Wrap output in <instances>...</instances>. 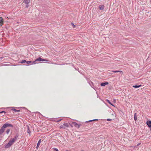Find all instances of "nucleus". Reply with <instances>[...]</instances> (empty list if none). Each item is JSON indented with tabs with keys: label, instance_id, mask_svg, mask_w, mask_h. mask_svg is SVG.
I'll use <instances>...</instances> for the list:
<instances>
[{
	"label": "nucleus",
	"instance_id": "1",
	"mask_svg": "<svg viewBox=\"0 0 151 151\" xmlns=\"http://www.w3.org/2000/svg\"><path fill=\"white\" fill-rule=\"evenodd\" d=\"M48 61V60L47 59H42L41 57H39L36 59L35 60L33 61H27V62L26 63V64H25V65H29L33 64H35L36 63H38V62L39 61Z\"/></svg>",
	"mask_w": 151,
	"mask_h": 151
},
{
	"label": "nucleus",
	"instance_id": "2",
	"mask_svg": "<svg viewBox=\"0 0 151 151\" xmlns=\"http://www.w3.org/2000/svg\"><path fill=\"white\" fill-rule=\"evenodd\" d=\"M15 141L14 139H11L9 142L4 146L5 148H8L10 147L11 145L14 143Z\"/></svg>",
	"mask_w": 151,
	"mask_h": 151
},
{
	"label": "nucleus",
	"instance_id": "3",
	"mask_svg": "<svg viewBox=\"0 0 151 151\" xmlns=\"http://www.w3.org/2000/svg\"><path fill=\"white\" fill-rule=\"evenodd\" d=\"M15 141L14 139H11L9 142L4 146L5 148H8L10 147L11 145L14 143Z\"/></svg>",
	"mask_w": 151,
	"mask_h": 151
},
{
	"label": "nucleus",
	"instance_id": "4",
	"mask_svg": "<svg viewBox=\"0 0 151 151\" xmlns=\"http://www.w3.org/2000/svg\"><path fill=\"white\" fill-rule=\"evenodd\" d=\"M70 123H65L63 125H61L59 127L60 129H65V127H69Z\"/></svg>",
	"mask_w": 151,
	"mask_h": 151
},
{
	"label": "nucleus",
	"instance_id": "5",
	"mask_svg": "<svg viewBox=\"0 0 151 151\" xmlns=\"http://www.w3.org/2000/svg\"><path fill=\"white\" fill-rule=\"evenodd\" d=\"M3 126V127H4L5 128L8 127H13V126L12 124L9 123H5L4 124Z\"/></svg>",
	"mask_w": 151,
	"mask_h": 151
},
{
	"label": "nucleus",
	"instance_id": "6",
	"mask_svg": "<svg viewBox=\"0 0 151 151\" xmlns=\"http://www.w3.org/2000/svg\"><path fill=\"white\" fill-rule=\"evenodd\" d=\"M73 125L75 126V127L79 128H80V127L81 125V124H78L76 122H72Z\"/></svg>",
	"mask_w": 151,
	"mask_h": 151
},
{
	"label": "nucleus",
	"instance_id": "7",
	"mask_svg": "<svg viewBox=\"0 0 151 151\" xmlns=\"http://www.w3.org/2000/svg\"><path fill=\"white\" fill-rule=\"evenodd\" d=\"M5 128L3 127V126L1 127V129H0V134L1 135L4 132L5 130Z\"/></svg>",
	"mask_w": 151,
	"mask_h": 151
},
{
	"label": "nucleus",
	"instance_id": "8",
	"mask_svg": "<svg viewBox=\"0 0 151 151\" xmlns=\"http://www.w3.org/2000/svg\"><path fill=\"white\" fill-rule=\"evenodd\" d=\"M88 81V83H89L90 85L91 86V87L95 89V88H94V86L93 83L91 81Z\"/></svg>",
	"mask_w": 151,
	"mask_h": 151
},
{
	"label": "nucleus",
	"instance_id": "9",
	"mask_svg": "<svg viewBox=\"0 0 151 151\" xmlns=\"http://www.w3.org/2000/svg\"><path fill=\"white\" fill-rule=\"evenodd\" d=\"M146 124L148 127L149 128L151 127V121L150 120H147L146 122Z\"/></svg>",
	"mask_w": 151,
	"mask_h": 151
},
{
	"label": "nucleus",
	"instance_id": "10",
	"mask_svg": "<svg viewBox=\"0 0 151 151\" xmlns=\"http://www.w3.org/2000/svg\"><path fill=\"white\" fill-rule=\"evenodd\" d=\"M109 84V83L108 82H103L101 83V86H104L106 85H107Z\"/></svg>",
	"mask_w": 151,
	"mask_h": 151
},
{
	"label": "nucleus",
	"instance_id": "11",
	"mask_svg": "<svg viewBox=\"0 0 151 151\" xmlns=\"http://www.w3.org/2000/svg\"><path fill=\"white\" fill-rule=\"evenodd\" d=\"M41 139H40L38 141V143H37V145L36 146V148L37 149H38V148L40 146V144L41 143Z\"/></svg>",
	"mask_w": 151,
	"mask_h": 151
},
{
	"label": "nucleus",
	"instance_id": "12",
	"mask_svg": "<svg viewBox=\"0 0 151 151\" xmlns=\"http://www.w3.org/2000/svg\"><path fill=\"white\" fill-rule=\"evenodd\" d=\"M3 23V19L2 17H0V25L1 26Z\"/></svg>",
	"mask_w": 151,
	"mask_h": 151
},
{
	"label": "nucleus",
	"instance_id": "13",
	"mask_svg": "<svg viewBox=\"0 0 151 151\" xmlns=\"http://www.w3.org/2000/svg\"><path fill=\"white\" fill-rule=\"evenodd\" d=\"M19 136V135L18 134V133H17L16 134V135L15 136H14V138L12 139H14L15 141H16L18 137Z\"/></svg>",
	"mask_w": 151,
	"mask_h": 151
},
{
	"label": "nucleus",
	"instance_id": "14",
	"mask_svg": "<svg viewBox=\"0 0 151 151\" xmlns=\"http://www.w3.org/2000/svg\"><path fill=\"white\" fill-rule=\"evenodd\" d=\"M104 5H100L99 6V9L101 10H103L104 9Z\"/></svg>",
	"mask_w": 151,
	"mask_h": 151
},
{
	"label": "nucleus",
	"instance_id": "15",
	"mask_svg": "<svg viewBox=\"0 0 151 151\" xmlns=\"http://www.w3.org/2000/svg\"><path fill=\"white\" fill-rule=\"evenodd\" d=\"M13 108L11 110L12 111H15V112H19L20 111V110H17L15 108H14V107H12Z\"/></svg>",
	"mask_w": 151,
	"mask_h": 151
},
{
	"label": "nucleus",
	"instance_id": "16",
	"mask_svg": "<svg viewBox=\"0 0 151 151\" xmlns=\"http://www.w3.org/2000/svg\"><path fill=\"white\" fill-rule=\"evenodd\" d=\"M106 101L111 105L115 107V106L108 99H106Z\"/></svg>",
	"mask_w": 151,
	"mask_h": 151
},
{
	"label": "nucleus",
	"instance_id": "17",
	"mask_svg": "<svg viewBox=\"0 0 151 151\" xmlns=\"http://www.w3.org/2000/svg\"><path fill=\"white\" fill-rule=\"evenodd\" d=\"M98 120H99L98 119H93V120H91L87 121H86V123H88V122H92L94 121H98Z\"/></svg>",
	"mask_w": 151,
	"mask_h": 151
},
{
	"label": "nucleus",
	"instance_id": "18",
	"mask_svg": "<svg viewBox=\"0 0 151 151\" xmlns=\"http://www.w3.org/2000/svg\"><path fill=\"white\" fill-rule=\"evenodd\" d=\"M141 86H142L141 85H136L133 86V87L134 88H139V87H141Z\"/></svg>",
	"mask_w": 151,
	"mask_h": 151
},
{
	"label": "nucleus",
	"instance_id": "19",
	"mask_svg": "<svg viewBox=\"0 0 151 151\" xmlns=\"http://www.w3.org/2000/svg\"><path fill=\"white\" fill-rule=\"evenodd\" d=\"M137 113H135L134 114V119L135 121H136L137 120Z\"/></svg>",
	"mask_w": 151,
	"mask_h": 151
},
{
	"label": "nucleus",
	"instance_id": "20",
	"mask_svg": "<svg viewBox=\"0 0 151 151\" xmlns=\"http://www.w3.org/2000/svg\"><path fill=\"white\" fill-rule=\"evenodd\" d=\"M112 72H113L114 73H115L120 72V73H123V72L121 70H113V71H112Z\"/></svg>",
	"mask_w": 151,
	"mask_h": 151
},
{
	"label": "nucleus",
	"instance_id": "21",
	"mask_svg": "<svg viewBox=\"0 0 151 151\" xmlns=\"http://www.w3.org/2000/svg\"><path fill=\"white\" fill-rule=\"evenodd\" d=\"M30 2V0H24V2L26 4H29Z\"/></svg>",
	"mask_w": 151,
	"mask_h": 151
},
{
	"label": "nucleus",
	"instance_id": "22",
	"mask_svg": "<svg viewBox=\"0 0 151 151\" xmlns=\"http://www.w3.org/2000/svg\"><path fill=\"white\" fill-rule=\"evenodd\" d=\"M27 132L28 133L30 134L31 133V131L29 129V127L28 125H27Z\"/></svg>",
	"mask_w": 151,
	"mask_h": 151
},
{
	"label": "nucleus",
	"instance_id": "23",
	"mask_svg": "<svg viewBox=\"0 0 151 151\" xmlns=\"http://www.w3.org/2000/svg\"><path fill=\"white\" fill-rule=\"evenodd\" d=\"M27 62V61L25 60H22L20 62V63H26Z\"/></svg>",
	"mask_w": 151,
	"mask_h": 151
},
{
	"label": "nucleus",
	"instance_id": "24",
	"mask_svg": "<svg viewBox=\"0 0 151 151\" xmlns=\"http://www.w3.org/2000/svg\"><path fill=\"white\" fill-rule=\"evenodd\" d=\"M4 113L5 114L7 113H9V112L8 111L7 112L5 111H0V113Z\"/></svg>",
	"mask_w": 151,
	"mask_h": 151
},
{
	"label": "nucleus",
	"instance_id": "25",
	"mask_svg": "<svg viewBox=\"0 0 151 151\" xmlns=\"http://www.w3.org/2000/svg\"><path fill=\"white\" fill-rule=\"evenodd\" d=\"M52 149L54 151H59L56 148H53Z\"/></svg>",
	"mask_w": 151,
	"mask_h": 151
},
{
	"label": "nucleus",
	"instance_id": "26",
	"mask_svg": "<svg viewBox=\"0 0 151 151\" xmlns=\"http://www.w3.org/2000/svg\"><path fill=\"white\" fill-rule=\"evenodd\" d=\"M10 129H8L6 131V133L8 134L10 132Z\"/></svg>",
	"mask_w": 151,
	"mask_h": 151
},
{
	"label": "nucleus",
	"instance_id": "27",
	"mask_svg": "<svg viewBox=\"0 0 151 151\" xmlns=\"http://www.w3.org/2000/svg\"><path fill=\"white\" fill-rule=\"evenodd\" d=\"M71 24L72 25L73 27V28H74L76 27V26L74 25L73 23L71 22Z\"/></svg>",
	"mask_w": 151,
	"mask_h": 151
},
{
	"label": "nucleus",
	"instance_id": "28",
	"mask_svg": "<svg viewBox=\"0 0 151 151\" xmlns=\"http://www.w3.org/2000/svg\"><path fill=\"white\" fill-rule=\"evenodd\" d=\"M62 119H58V120L56 121V122H60L61 121V120H62Z\"/></svg>",
	"mask_w": 151,
	"mask_h": 151
},
{
	"label": "nucleus",
	"instance_id": "29",
	"mask_svg": "<svg viewBox=\"0 0 151 151\" xmlns=\"http://www.w3.org/2000/svg\"><path fill=\"white\" fill-rule=\"evenodd\" d=\"M26 4V8H28V7H29V5L28 4Z\"/></svg>",
	"mask_w": 151,
	"mask_h": 151
},
{
	"label": "nucleus",
	"instance_id": "30",
	"mask_svg": "<svg viewBox=\"0 0 151 151\" xmlns=\"http://www.w3.org/2000/svg\"><path fill=\"white\" fill-rule=\"evenodd\" d=\"M106 120L107 121H111L112 120V119H106Z\"/></svg>",
	"mask_w": 151,
	"mask_h": 151
},
{
	"label": "nucleus",
	"instance_id": "31",
	"mask_svg": "<svg viewBox=\"0 0 151 151\" xmlns=\"http://www.w3.org/2000/svg\"><path fill=\"white\" fill-rule=\"evenodd\" d=\"M141 144V143H138L137 144V146H136L137 147L139 145Z\"/></svg>",
	"mask_w": 151,
	"mask_h": 151
},
{
	"label": "nucleus",
	"instance_id": "32",
	"mask_svg": "<svg viewBox=\"0 0 151 151\" xmlns=\"http://www.w3.org/2000/svg\"><path fill=\"white\" fill-rule=\"evenodd\" d=\"M75 69L76 70H77L79 72V69L78 68H75Z\"/></svg>",
	"mask_w": 151,
	"mask_h": 151
},
{
	"label": "nucleus",
	"instance_id": "33",
	"mask_svg": "<svg viewBox=\"0 0 151 151\" xmlns=\"http://www.w3.org/2000/svg\"><path fill=\"white\" fill-rule=\"evenodd\" d=\"M70 126H71V127H73V125H71V124H70Z\"/></svg>",
	"mask_w": 151,
	"mask_h": 151
},
{
	"label": "nucleus",
	"instance_id": "34",
	"mask_svg": "<svg viewBox=\"0 0 151 151\" xmlns=\"http://www.w3.org/2000/svg\"><path fill=\"white\" fill-rule=\"evenodd\" d=\"M3 57H1L0 58H1V59H3Z\"/></svg>",
	"mask_w": 151,
	"mask_h": 151
},
{
	"label": "nucleus",
	"instance_id": "35",
	"mask_svg": "<svg viewBox=\"0 0 151 151\" xmlns=\"http://www.w3.org/2000/svg\"><path fill=\"white\" fill-rule=\"evenodd\" d=\"M65 151H71L70 150H66Z\"/></svg>",
	"mask_w": 151,
	"mask_h": 151
},
{
	"label": "nucleus",
	"instance_id": "36",
	"mask_svg": "<svg viewBox=\"0 0 151 151\" xmlns=\"http://www.w3.org/2000/svg\"><path fill=\"white\" fill-rule=\"evenodd\" d=\"M36 113H40L39 112H36Z\"/></svg>",
	"mask_w": 151,
	"mask_h": 151
},
{
	"label": "nucleus",
	"instance_id": "37",
	"mask_svg": "<svg viewBox=\"0 0 151 151\" xmlns=\"http://www.w3.org/2000/svg\"><path fill=\"white\" fill-rule=\"evenodd\" d=\"M23 108L25 109V108L24 107H23Z\"/></svg>",
	"mask_w": 151,
	"mask_h": 151
},
{
	"label": "nucleus",
	"instance_id": "38",
	"mask_svg": "<svg viewBox=\"0 0 151 151\" xmlns=\"http://www.w3.org/2000/svg\"><path fill=\"white\" fill-rule=\"evenodd\" d=\"M81 151H84V150H81Z\"/></svg>",
	"mask_w": 151,
	"mask_h": 151
}]
</instances>
